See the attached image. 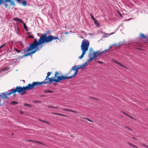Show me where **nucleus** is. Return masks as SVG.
Wrapping results in <instances>:
<instances>
[{"label": "nucleus", "instance_id": "6ab92c4d", "mask_svg": "<svg viewBox=\"0 0 148 148\" xmlns=\"http://www.w3.org/2000/svg\"><path fill=\"white\" fill-rule=\"evenodd\" d=\"M51 72H48L47 73V75L45 79V80H48L47 78L50 75Z\"/></svg>", "mask_w": 148, "mask_h": 148}, {"label": "nucleus", "instance_id": "5701e85b", "mask_svg": "<svg viewBox=\"0 0 148 148\" xmlns=\"http://www.w3.org/2000/svg\"><path fill=\"white\" fill-rule=\"evenodd\" d=\"M123 113L124 114H125L126 116H127L128 117H129L130 118H131L132 119H134V118H133L131 116L126 114V113H125L124 112H123Z\"/></svg>", "mask_w": 148, "mask_h": 148}, {"label": "nucleus", "instance_id": "a211bd4d", "mask_svg": "<svg viewBox=\"0 0 148 148\" xmlns=\"http://www.w3.org/2000/svg\"><path fill=\"white\" fill-rule=\"evenodd\" d=\"M27 34L28 36V37L29 38H32L34 39V35H31L30 34L29 32H27Z\"/></svg>", "mask_w": 148, "mask_h": 148}, {"label": "nucleus", "instance_id": "473e14b6", "mask_svg": "<svg viewBox=\"0 0 148 148\" xmlns=\"http://www.w3.org/2000/svg\"><path fill=\"white\" fill-rule=\"evenodd\" d=\"M5 45H6V44H5V43L2 45L1 46H0V49H1L2 47H3Z\"/></svg>", "mask_w": 148, "mask_h": 148}, {"label": "nucleus", "instance_id": "e433bc0d", "mask_svg": "<svg viewBox=\"0 0 148 148\" xmlns=\"http://www.w3.org/2000/svg\"><path fill=\"white\" fill-rule=\"evenodd\" d=\"M84 119H85L88 120L90 122H92V120L89 119L88 118H84Z\"/></svg>", "mask_w": 148, "mask_h": 148}, {"label": "nucleus", "instance_id": "4d7b16f0", "mask_svg": "<svg viewBox=\"0 0 148 148\" xmlns=\"http://www.w3.org/2000/svg\"><path fill=\"white\" fill-rule=\"evenodd\" d=\"M111 47H110V48H111Z\"/></svg>", "mask_w": 148, "mask_h": 148}, {"label": "nucleus", "instance_id": "8fccbe9b", "mask_svg": "<svg viewBox=\"0 0 148 148\" xmlns=\"http://www.w3.org/2000/svg\"><path fill=\"white\" fill-rule=\"evenodd\" d=\"M68 34V32H66L65 33V34Z\"/></svg>", "mask_w": 148, "mask_h": 148}, {"label": "nucleus", "instance_id": "de8ad7c7", "mask_svg": "<svg viewBox=\"0 0 148 148\" xmlns=\"http://www.w3.org/2000/svg\"><path fill=\"white\" fill-rule=\"evenodd\" d=\"M135 148H138V147H137L135 145L134 147Z\"/></svg>", "mask_w": 148, "mask_h": 148}, {"label": "nucleus", "instance_id": "0eeeda50", "mask_svg": "<svg viewBox=\"0 0 148 148\" xmlns=\"http://www.w3.org/2000/svg\"><path fill=\"white\" fill-rule=\"evenodd\" d=\"M108 50L109 49L107 50H105L102 52H100V51H97L94 52L93 54L94 57L95 58L101 56L103 54L108 53Z\"/></svg>", "mask_w": 148, "mask_h": 148}, {"label": "nucleus", "instance_id": "4c0bfd02", "mask_svg": "<svg viewBox=\"0 0 148 148\" xmlns=\"http://www.w3.org/2000/svg\"><path fill=\"white\" fill-rule=\"evenodd\" d=\"M3 3V0H0V5L2 4V3Z\"/></svg>", "mask_w": 148, "mask_h": 148}, {"label": "nucleus", "instance_id": "c85d7f7f", "mask_svg": "<svg viewBox=\"0 0 148 148\" xmlns=\"http://www.w3.org/2000/svg\"><path fill=\"white\" fill-rule=\"evenodd\" d=\"M59 115L62 116H63L65 117H67V116L66 115H65V114H61L59 113Z\"/></svg>", "mask_w": 148, "mask_h": 148}, {"label": "nucleus", "instance_id": "f257e3e1", "mask_svg": "<svg viewBox=\"0 0 148 148\" xmlns=\"http://www.w3.org/2000/svg\"><path fill=\"white\" fill-rule=\"evenodd\" d=\"M43 44L39 40L38 41L36 39H34V41L30 44L29 48L26 49V51H30L35 49L31 52L25 54L24 56H27L29 55L34 54L37 51L39 50L42 48V46L41 45Z\"/></svg>", "mask_w": 148, "mask_h": 148}, {"label": "nucleus", "instance_id": "7ed1b4c3", "mask_svg": "<svg viewBox=\"0 0 148 148\" xmlns=\"http://www.w3.org/2000/svg\"><path fill=\"white\" fill-rule=\"evenodd\" d=\"M89 45V42L87 40L85 39L82 41L81 46V49L82 51V53L81 56L79 58V59H81L83 57L86 51L88 50Z\"/></svg>", "mask_w": 148, "mask_h": 148}, {"label": "nucleus", "instance_id": "f8f14e48", "mask_svg": "<svg viewBox=\"0 0 148 148\" xmlns=\"http://www.w3.org/2000/svg\"><path fill=\"white\" fill-rule=\"evenodd\" d=\"M13 20L15 21L16 22H17L18 23H23V20H22L21 19L17 17L14 18H13Z\"/></svg>", "mask_w": 148, "mask_h": 148}, {"label": "nucleus", "instance_id": "39448f33", "mask_svg": "<svg viewBox=\"0 0 148 148\" xmlns=\"http://www.w3.org/2000/svg\"><path fill=\"white\" fill-rule=\"evenodd\" d=\"M59 73L58 72H56L55 75V77L57 78V79H55V82L58 83L59 81L64 79H71L72 78V77L71 76L66 77L64 76H58L57 75H59Z\"/></svg>", "mask_w": 148, "mask_h": 148}, {"label": "nucleus", "instance_id": "c9c22d12", "mask_svg": "<svg viewBox=\"0 0 148 148\" xmlns=\"http://www.w3.org/2000/svg\"><path fill=\"white\" fill-rule=\"evenodd\" d=\"M3 5L5 8H7L8 6V5L6 3H4Z\"/></svg>", "mask_w": 148, "mask_h": 148}, {"label": "nucleus", "instance_id": "603ef678", "mask_svg": "<svg viewBox=\"0 0 148 148\" xmlns=\"http://www.w3.org/2000/svg\"><path fill=\"white\" fill-rule=\"evenodd\" d=\"M134 146H135V145H133L132 146V147H134Z\"/></svg>", "mask_w": 148, "mask_h": 148}, {"label": "nucleus", "instance_id": "20e7f679", "mask_svg": "<svg viewBox=\"0 0 148 148\" xmlns=\"http://www.w3.org/2000/svg\"><path fill=\"white\" fill-rule=\"evenodd\" d=\"M26 91L25 86L22 87L20 86H17L15 89H12L11 91L9 92L8 94V95H10L12 93H15L17 92L18 93H21L22 95H23L25 94V91Z\"/></svg>", "mask_w": 148, "mask_h": 148}, {"label": "nucleus", "instance_id": "7c9ffc66", "mask_svg": "<svg viewBox=\"0 0 148 148\" xmlns=\"http://www.w3.org/2000/svg\"><path fill=\"white\" fill-rule=\"evenodd\" d=\"M16 1L18 2V3L21 4V3L22 0H16Z\"/></svg>", "mask_w": 148, "mask_h": 148}, {"label": "nucleus", "instance_id": "13d9d810", "mask_svg": "<svg viewBox=\"0 0 148 148\" xmlns=\"http://www.w3.org/2000/svg\"><path fill=\"white\" fill-rule=\"evenodd\" d=\"M147 40H148V39H147Z\"/></svg>", "mask_w": 148, "mask_h": 148}, {"label": "nucleus", "instance_id": "9d476101", "mask_svg": "<svg viewBox=\"0 0 148 148\" xmlns=\"http://www.w3.org/2000/svg\"><path fill=\"white\" fill-rule=\"evenodd\" d=\"M8 92H6L5 93H1L0 94V99H6L7 98V95H8Z\"/></svg>", "mask_w": 148, "mask_h": 148}, {"label": "nucleus", "instance_id": "58836bf2", "mask_svg": "<svg viewBox=\"0 0 148 148\" xmlns=\"http://www.w3.org/2000/svg\"><path fill=\"white\" fill-rule=\"evenodd\" d=\"M34 142L35 143H40L41 144H42V143H41L39 142H38V141H34Z\"/></svg>", "mask_w": 148, "mask_h": 148}, {"label": "nucleus", "instance_id": "09e8293b", "mask_svg": "<svg viewBox=\"0 0 148 148\" xmlns=\"http://www.w3.org/2000/svg\"><path fill=\"white\" fill-rule=\"evenodd\" d=\"M135 148H138V147H137L135 145L134 147Z\"/></svg>", "mask_w": 148, "mask_h": 148}, {"label": "nucleus", "instance_id": "5fc2aeb1", "mask_svg": "<svg viewBox=\"0 0 148 148\" xmlns=\"http://www.w3.org/2000/svg\"><path fill=\"white\" fill-rule=\"evenodd\" d=\"M38 35H39V33H38Z\"/></svg>", "mask_w": 148, "mask_h": 148}, {"label": "nucleus", "instance_id": "412c9836", "mask_svg": "<svg viewBox=\"0 0 148 148\" xmlns=\"http://www.w3.org/2000/svg\"><path fill=\"white\" fill-rule=\"evenodd\" d=\"M123 45L122 44L121 42H120L118 43V44H115L113 45L114 46H120Z\"/></svg>", "mask_w": 148, "mask_h": 148}, {"label": "nucleus", "instance_id": "1a4fd4ad", "mask_svg": "<svg viewBox=\"0 0 148 148\" xmlns=\"http://www.w3.org/2000/svg\"><path fill=\"white\" fill-rule=\"evenodd\" d=\"M47 79V80H45V81L41 82H40V85L43 84H51L53 82H55V79H53L49 77H48Z\"/></svg>", "mask_w": 148, "mask_h": 148}, {"label": "nucleus", "instance_id": "6e6d98bb", "mask_svg": "<svg viewBox=\"0 0 148 148\" xmlns=\"http://www.w3.org/2000/svg\"><path fill=\"white\" fill-rule=\"evenodd\" d=\"M38 102V101H37L36 102Z\"/></svg>", "mask_w": 148, "mask_h": 148}, {"label": "nucleus", "instance_id": "f3484780", "mask_svg": "<svg viewBox=\"0 0 148 148\" xmlns=\"http://www.w3.org/2000/svg\"><path fill=\"white\" fill-rule=\"evenodd\" d=\"M23 6H25L27 5V2L25 0H23L21 3Z\"/></svg>", "mask_w": 148, "mask_h": 148}, {"label": "nucleus", "instance_id": "f03ea898", "mask_svg": "<svg viewBox=\"0 0 148 148\" xmlns=\"http://www.w3.org/2000/svg\"><path fill=\"white\" fill-rule=\"evenodd\" d=\"M50 33V31L49 30L47 31L44 34L41 35L40 36V38L38 40L43 43L45 42H50L54 39H58V40H60L57 37H54L51 35L47 36V35Z\"/></svg>", "mask_w": 148, "mask_h": 148}, {"label": "nucleus", "instance_id": "ea45409f", "mask_svg": "<svg viewBox=\"0 0 148 148\" xmlns=\"http://www.w3.org/2000/svg\"><path fill=\"white\" fill-rule=\"evenodd\" d=\"M97 62H98L99 64H103V62H102L100 61H97Z\"/></svg>", "mask_w": 148, "mask_h": 148}, {"label": "nucleus", "instance_id": "c03bdc74", "mask_svg": "<svg viewBox=\"0 0 148 148\" xmlns=\"http://www.w3.org/2000/svg\"><path fill=\"white\" fill-rule=\"evenodd\" d=\"M143 145L144 146H145V147H147L148 148V147L147 146V145H144V144H143Z\"/></svg>", "mask_w": 148, "mask_h": 148}, {"label": "nucleus", "instance_id": "b1692460", "mask_svg": "<svg viewBox=\"0 0 148 148\" xmlns=\"http://www.w3.org/2000/svg\"><path fill=\"white\" fill-rule=\"evenodd\" d=\"M10 69V67H6L3 68V70H6L7 71L9 70Z\"/></svg>", "mask_w": 148, "mask_h": 148}, {"label": "nucleus", "instance_id": "72a5a7b5", "mask_svg": "<svg viewBox=\"0 0 148 148\" xmlns=\"http://www.w3.org/2000/svg\"><path fill=\"white\" fill-rule=\"evenodd\" d=\"M14 49L16 52H17L18 53H20L21 52V51L20 50H18L16 48H14Z\"/></svg>", "mask_w": 148, "mask_h": 148}, {"label": "nucleus", "instance_id": "4be33fe9", "mask_svg": "<svg viewBox=\"0 0 148 148\" xmlns=\"http://www.w3.org/2000/svg\"><path fill=\"white\" fill-rule=\"evenodd\" d=\"M11 104L12 105H15L18 104V102L15 101H14L11 103Z\"/></svg>", "mask_w": 148, "mask_h": 148}, {"label": "nucleus", "instance_id": "9b49d317", "mask_svg": "<svg viewBox=\"0 0 148 148\" xmlns=\"http://www.w3.org/2000/svg\"><path fill=\"white\" fill-rule=\"evenodd\" d=\"M4 1L6 3L9 2L10 6L12 5L15 6L16 5L14 1H12L11 0H4Z\"/></svg>", "mask_w": 148, "mask_h": 148}, {"label": "nucleus", "instance_id": "864d4df0", "mask_svg": "<svg viewBox=\"0 0 148 148\" xmlns=\"http://www.w3.org/2000/svg\"><path fill=\"white\" fill-rule=\"evenodd\" d=\"M133 144H132V145H131V146H132H132H133Z\"/></svg>", "mask_w": 148, "mask_h": 148}, {"label": "nucleus", "instance_id": "cd10ccee", "mask_svg": "<svg viewBox=\"0 0 148 148\" xmlns=\"http://www.w3.org/2000/svg\"><path fill=\"white\" fill-rule=\"evenodd\" d=\"M48 108H56V109H58L59 108L57 107H54L53 106H49Z\"/></svg>", "mask_w": 148, "mask_h": 148}, {"label": "nucleus", "instance_id": "ddd939ff", "mask_svg": "<svg viewBox=\"0 0 148 148\" xmlns=\"http://www.w3.org/2000/svg\"><path fill=\"white\" fill-rule=\"evenodd\" d=\"M94 23L95 25H96L97 27H99L100 25V24L99 23L98 21L96 19H94V20H93Z\"/></svg>", "mask_w": 148, "mask_h": 148}, {"label": "nucleus", "instance_id": "6e6552de", "mask_svg": "<svg viewBox=\"0 0 148 148\" xmlns=\"http://www.w3.org/2000/svg\"><path fill=\"white\" fill-rule=\"evenodd\" d=\"M82 68V66L81 65H79L78 66H76L73 67L70 71V72H71L73 71H75L74 74L71 76L72 78L74 77L76 75H77L78 72V70Z\"/></svg>", "mask_w": 148, "mask_h": 148}, {"label": "nucleus", "instance_id": "37998d69", "mask_svg": "<svg viewBox=\"0 0 148 148\" xmlns=\"http://www.w3.org/2000/svg\"><path fill=\"white\" fill-rule=\"evenodd\" d=\"M128 144L129 145H130V146H131V145H132V143H128Z\"/></svg>", "mask_w": 148, "mask_h": 148}, {"label": "nucleus", "instance_id": "4468645a", "mask_svg": "<svg viewBox=\"0 0 148 148\" xmlns=\"http://www.w3.org/2000/svg\"><path fill=\"white\" fill-rule=\"evenodd\" d=\"M114 62H115L116 64H119V65H120V66H122V67H123L124 68H127V67L125 66H124L122 64H121V63L117 62V61H114Z\"/></svg>", "mask_w": 148, "mask_h": 148}, {"label": "nucleus", "instance_id": "dca6fc26", "mask_svg": "<svg viewBox=\"0 0 148 148\" xmlns=\"http://www.w3.org/2000/svg\"><path fill=\"white\" fill-rule=\"evenodd\" d=\"M140 36L141 38H143L144 39H146L147 38V36H145L144 34L141 33L140 34Z\"/></svg>", "mask_w": 148, "mask_h": 148}, {"label": "nucleus", "instance_id": "79ce46f5", "mask_svg": "<svg viewBox=\"0 0 148 148\" xmlns=\"http://www.w3.org/2000/svg\"><path fill=\"white\" fill-rule=\"evenodd\" d=\"M126 127V128H127L129 130H131V131H132V130H131V129L130 128H129L128 127Z\"/></svg>", "mask_w": 148, "mask_h": 148}, {"label": "nucleus", "instance_id": "2f4dec72", "mask_svg": "<svg viewBox=\"0 0 148 148\" xmlns=\"http://www.w3.org/2000/svg\"><path fill=\"white\" fill-rule=\"evenodd\" d=\"M24 106H27V107H30L31 105H29V104L25 103V104H24Z\"/></svg>", "mask_w": 148, "mask_h": 148}, {"label": "nucleus", "instance_id": "a878e982", "mask_svg": "<svg viewBox=\"0 0 148 148\" xmlns=\"http://www.w3.org/2000/svg\"><path fill=\"white\" fill-rule=\"evenodd\" d=\"M40 120V121H41L45 123H47L48 124H49V123L48 122H47V121H46L45 120Z\"/></svg>", "mask_w": 148, "mask_h": 148}, {"label": "nucleus", "instance_id": "aec40b11", "mask_svg": "<svg viewBox=\"0 0 148 148\" xmlns=\"http://www.w3.org/2000/svg\"><path fill=\"white\" fill-rule=\"evenodd\" d=\"M53 92V91L50 90H46L45 91V92L46 93H52Z\"/></svg>", "mask_w": 148, "mask_h": 148}, {"label": "nucleus", "instance_id": "bb28decb", "mask_svg": "<svg viewBox=\"0 0 148 148\" xmlns=\"http://www.w3.org/2000/svg\"><path fill=\"white\" fill-rule=\"evenodd\" d=\"M90 16L93 19V20H94V19H95L96 18L93 16L92 15V14L91 13L90 14Z\"/></svg>", "mask_w": 148, "mask_h": 148}, {"label": "nucleus", "instance_id": "a18cd8bd", "mask_svg": "<svg viewBox=\"0 0 148 148\" xmlns=\"http://www.w3.org/2000/svg\"><path fill=\"white\" fill-rule=\"evenodd\" d=\"M27 141H28L34 142V141L31 140H27Z\"/></svg>", "mask_w": 148, "mask_h": 148}, {"label": "nucleus", "instance_id": "393cba45", "mask_svg": "<svg viewBox=\"0 0 148 148\" xmlns=\"http://www.w3.org/2000/svg\"><path fill=\"white\" fill-rule=\"evenodd\" d=\"M94 58H94V57L93 56V57H90V58L88 60L87 62H89L92 61V59Z\"/></svg>", "mask_w": 148, "mask_h": 148}, {"label": "nucleus", "instance_id": "a19ab883", "mask_svg": "<svg viewBox=\"0 0 148 148\" xmlns=\"http://www.w3.org/2000/svg\"><path fill=\"white\" fill-rule=\"evenodd\" d=\"M53 114H54L58 115H59V113H53Z\"/></svg>", "mask_w": 148, "mask_h": 148}, {"label": "nucleus", "instance_id": "3c124183", "mask_svg": "<svg viewBox=\"0 0 148 148\" xmlns=\"http://www.w3.org/2000/svg\"><path fill=\"white\" fill-rule=\"evenodd\" d=\"M114 34V33H111V34H110V35H112V34Z\"/></svg>", "mask_w": 148, "mask_h": 148}, {"label": "nucleus", "instance_id": "f704fd0d", "mask_svg": "<svg viewBox=\"0 0 148 148\" xmlns=\"http://www.w3.org/2000/svg\"><path fill=\"white\" fill-rule=\"evenodd\" d=\"M23 27H24L25 29L27 27L25 23L23 22Z\"/></svg>", "mask_w": 148, "mask_h": 148}, {"label": "nucleus", "instance_id": "2eb2a0df", "mask_svg": "<svg viewBox=\"0 0 148 148\" xmlns=\"http://www.w3.org/2000/svg\"><path fill=\"white\" fill-rule=\"evenodd\" d=\"M62 110L64 111H68L71 112H73L74 113H76V112L75 111H74L72 110H69V109H63Z\"/></svg>", "mask_w": 148, "mask_h": 148}, {"label": "nucleus", "instance_id": "c756f323", "mask_svg": "<svg viewBox=\"0 0 148 148\" xmlns=\"http://www.w3.org/2000/svg\"><path fill=\"white\" fill-rule=\"evenodd\" d=\"M87 62H86L84 64H83L81 66H82V67L86 66V65L87 64Z\"/></svg>", "mask_w": 148, "mask_h": 148}, {"label": "nucleus", "instance_id": "49530a36", "mask_svg": "<svg viewBox=\"0 0 148 148\" xmlns=\"http://www.w3.org/2000/svg\"><path fill=\"white\" fill-rule=\"evenodd\" d=\"M25 29H26V31H28V30L27 27L26 28H25Z\"/></svg>", "mask_w": 148, "mask_h": 148}, {"label": "nucleus", "instance_id": "423d86ee", "mask_svg": "<svg viewBox=\"0 0 148 148\" xmlns=\"http://www.w3.org/2000/svg\"><path fill=\"white\" fill-rule=\"evenodd\" d=\"M40 85V82H35L32 83V84H29L25 87L26 90H30L36 86H38Z\"/></svg>", "mask_w": 148, "mask_h": 148}]
</instances>
